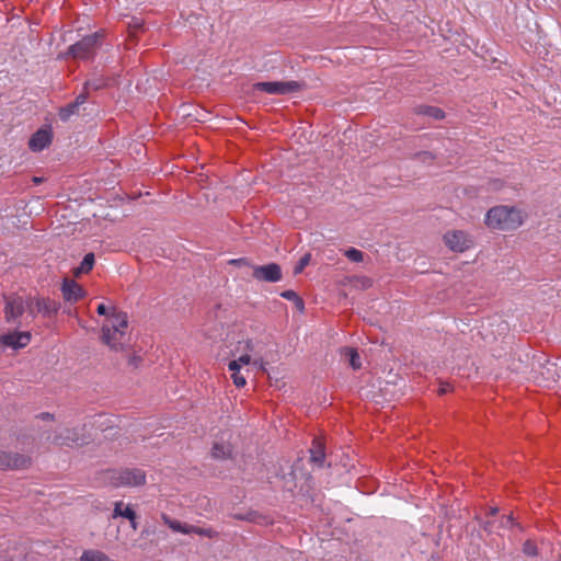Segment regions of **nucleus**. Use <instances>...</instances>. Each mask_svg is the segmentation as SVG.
I'll return each instance as SVG.
<instances>
[{
	"instance_id": "f257e3e1",
	"label": "nucleus",
	"mask_w": 561,
	"mask_h": 561,
	"mask_svg": "<svg viewBox=\"0 0 561 561\" xmlns=\"http://www.w3.org/2000/svg\"><path fill=\"white\" fill-rule=\"evenodd\" d=\"M485 225L491 229L515 230L524 222L523 211L515 206H494L485 215Z\"/></svg>"
},
{
	"instance_id": "f03ea898",
	"label": "nucleus",
	"mask_w": 561,
	"mask_h": 561,
	"mask_svg": "<svg viewBox=\"0 0 561 561\" xmlns=\"http://www.w3.org/2000/svg\"><path fill=\"white\" fill-rule=\"evenodd\" d=\"M127 327V314L125 312H113L102 325V342L113 351L123 350Z\"/></svg>"
},
{
	"instance_id": "7ed1b4c3",
	"label": "nucleus",
	"mask_w": 561,
	"mask_h": 561,
	"mask_svg": "<svg viewBox=\"0 0 561 561\" xmlns=\"http://www.w3.org/2000/svg\"><path fill=\"white\" fill-rule=\"evenodd\" d=\"M103 36L104 33L102 31H98L82 37L80 41L68 47L66 53L67 56L81 60L93 59L96 50L102 45Z\"/></svg>"
},
{
	"instance_id": "20e7f679",
	"label": "nucleus",
	"mask_w": 561,
	"mask_h": 561,
	"mask_svg": "<svg viewBox=\"0 0 561 561\" xmlns=\"http://www.w3.org/2000/svg\"><path fill=\"white\" fill-rule=\"evenodd\" d=\"M26 308L30 314L35 317L32 302H26L23 297L18 295L4 296V318L8 323L16 324Z\"/></svg>"
},
{
	"instance_id": "39448f33",
	"label": "nucleus",
	"mask_w": 561,
	"mask_h": 561,
	"mask_svg": "<svg viewBox=\"0 0 561 561\" xmlns=\"http://www.w3.org/2000/svg\"><path fill=\"white\" fill-rule=\"evenodd\" d=\"M114 486H139L146 482V473L141 469H122L110 472Z\"/></svg>"
},
{
	"instance_id": "423d86ee",
	"label": "nucleus",
	"mask_w": 561,
	"mask_h": 561,
	"mask_svg": "<svg viewBox=\"0 0 561 561\" xmlns=\"http://www.w3.org/2000/svg\"><path fill=\"white\" fill-rule=\"evenodd\" d=\"M304 84L298 81H264L256 82L254 89L267 94L286 95L300 91Z\"/></svg>"
},
{
	"instance_id": "0eeeda50",
	"label": "nucleus",
	"mask_w": 561,
	"mask_h": 561,
	"mask_svg": "<svg viewBox=\"0 0 561 561\" xmlns=\"http://www.w3.org/2000/svg\"><path fill=\"white\" fill-rule=\"evenodd\" d=\"M32 458L20 453L0 450V470H23L30 468Z\"/></svg>"
},
{
	"instance_id": "6e6552de",
	"label": "nucleus",
	"mask_w": 561,
	"mask_h": 561,
	"mask_svg": "<svg viewBox=\"0 0 561 561\" xmlns=\"http://www.w3.org/2000/svg\"><path fill=\"white\" fill-rule=\"evenodd\" d=\"M252 276L260 282L277 283L282 279L283 273L279 264L268 263L253 266Z\"/></svg>"
},
{
	"instance_id": "1a4fd4ad",
	"label": "nucleus",
	"mask_w": 561,
	"mask_h": 561,
	"mask_svg": "<svg viewBox=\"0 0 561 561\" xmlns=\"http://www.w3.org/2000/svg\"><path fill=\"white\" fill-rule=\"evenodd\" d=\"M83 428H65L60 433H57L54 437L53 443L57 446H79L87 443V438L81 432Z\"/></svg>"
},
{
	"instance_id": "9d476101",
	"label": "nucleus",
	"mask_w": 561,
	"mask_h": 561,
	"mask_svg": "<svg viewBox=\"0 0 561 561\" xmlns=\"http://www.w3.org/2000/svg\"><path fill=\"white\" fill-rule=\"evenodd\" d=\"M444 241L446 245L455 252H463L468 250L472 244V241L468 234L461 230L446 232L444 236Z\"/></svg>"
},
{
	"instance_id": "9b49d317",
	"label": "nucleus",
	"mask_w": 561,
	"mask_h": 561,
	"mask_svg": "<svg viewBox=\"0 0 561 561\" xmlns=\"http://www.w3.org/2000/svg\"><path fill=\"white\" fill-rule=\"evenodd\" d=\"M30 341L31 334L28 332H12L0 336V343L13 350L25 347Z\"/></svg>"
},
{
	"instance_id": "f8f14e48",
	"label": "nucleus",
	"mask_w": 561,
	"mask_h": 561,
	"mask_svg": "<svg viewBox=\"0 0 561 561\" xmlns=\"http://www.w3.org/2000/svg\"><path fill=\"white\" fill-rule=\"evenodd\" d=\"M51 131L49 129L39 128L31 136L28 140V148L34 152H38L47 148L51 144Z\"/></svg>"
},
{
	"instance_id": "ddd939ff",
	"label": "nucleus",
	"mask_w": 561,
	"mask_h": 561,
	"mask_svg": "<svg viewBox=\"0 0 561 561\" xmlns=\"http://www.w3.org/2000/svg\"><path fill=\"white\" fill-rule=\"evenodd\" d=\"M62 297L68 302H77L83 298V288L73 279L65 278L61 285Z\"/></svg>"
},
{
	"instance_id": "4468645a",
	"label": "nucleus",
	"mask_w": 561,
	"mask_h": 561,
	"mask_svg": "<svg viewBox=\"0 0 561 561\" xmlns=\"http://www.w3.org/2000/svg\"><path fill=\"white\" fill-rule=\"evenodd\" d=\"M34 304L36 312L41 313L45 318L56 316L60 309V304L50 298H36Z\"/></svg>"
},
{
	"instance_id": "2eb2a0df",
	"label": "nucleus",
	"mask_w": 561,
	"mask_h": 561,
	"mask_svg": "<svg viewBox=\"0 0 561 561\" xmlns=\"http://www.w3.org/2000/svg\"><path fill=\"white\" fill-rule=\"evenodd\" d=\"M233 454L232 445L224 438L216 439L213 444L210 455L216 460L231 459Z\"/></svg>"
},
{
	"instance_id": "dca6fc26",
	"label": "nucleus",
	"mask_w": 561,
	"mask_h": 561,
	"mask_svg": "<svg viewBox=\"0 0 561 561\" xmlns=\"http://www.w3.org/2000/svg\"><path fill=\"white\" fill-rule=\"evenodd\" d=\"M324 446L319 439L314 438L312 440V447L310 448V460L313 465L322 467L324 463Z\"/></svg>"
},
{
	"instance_id": "f3484780",
	"label": "nucleus",
	"mask_w": 561,
	"mask_h": 561,
	"mask_svg": "<svg viewBox=\"0 0 561 561\" xmlns=\"http://www.w3.org/2000/svg\"><path fill=\"white\" fill-rule=\"evenodd\" d=\"M161 519H162L163 524L167 525L169 528H171L173 531L190 535V529H191L190 524H184L178 519H173L164 513L161 515Z\"/></svg>"
},
{
	"instance_id": "a211bd4d",
	"label": "nucleus",
	"mask_w": 561,
	"mask_h": 561,
	"mask_svg": "<svg viewBox=\"0 0 561 561\" xmlns=\"http://www.w3.org/2000/svg\"><path fill=\"white\" fill-rule=\"evenodd\" d=\"M415 113L423 116H428L435 121L443 119L445 113L442 108L430 105H420L415 108Z\"/></svg>"
},
{
	"instance_id": "6ab92c4d",
	"label": "nucleus",
	"mask_w": 561,
	"mask_h": 561,
	"mask_svg": "<svg viewBox=\"0 0 561 561\" xmlns=\"http://www.w3.org/2000/svg\"><path fill=\"white\" fill-rule=\"evenodd\" d=\"M110 84V78L104 77L103 75H94L92 79L84 82V89L101 90L108 87Z\"/></svg>"
},
{
	"instance_id": "aec40b11",
	"label": "nucleus",
	"mask_w": 561,
	"mask_h": 561,
	"mask_svg": "<svg viewBox=\"0 0 561 561\" xmlns=\"http://www.w3.org/2000/svg\"><path fill=\"white\" fill-rule=\"evenodd\" d=\"M229 370L232 373L231 378L236 387L241 388L244 387L247 383L245 378L240 374V365L236 360H231L228 364Z\"/></svg>"
},
{
	"instance_id": "412c9836",
	"label": "nucleus",
	"mask_w": 561,
	"mask_h": 561,
	"mask_svg": "<svg viewBox=\"0 0 561 561\" xmlns=\"http://www.w3.org/2000/svg\"><path fill=\"white\" fill-rule=\"evenodd\" d=\"M80 561H113L107 554L100 550H84Z\"/></svg>"
},
{
	"instance_id": "4be33fe9",
	"label": "nucleus",
	"mask_w": 561,
	"mask_h": 561,
	"mask_svg": "<svg viewBox=\"0 0 561 561\" xmlns=\"http://www.w3.org/2000/svg\"><path fill=\"white\" fill-rule=\"evenodd\" d=\"M133 513H135V511L131 508L130 505L125 506L122 501H118V502H115L112 517L113 518L124 517L127 519V518L133 517Z\"/></svg>"
},
{
	"instance_id": "5701e85b",
	"label": "nucleus",
	"mask_w": 561,
	"mask_h": 561,
	"mask_svg": "<svg viewBox=\"0 0 561 561\" xmlns=\"http://www.w3.org/2000/svg\"><path fill=\"white\" fill-rule=\"evenodd\" d=\"M94 262H95L94 254L92 252L87 253L84 255L80 266L75 271V274L79 275V274L89 273L93 268Z\"/></svg>"
},
{
	"instance_id": "b1692460",
	"label": "nucleus",
	"mask_w": 561,
	"mask_h": 561,
	"mask_svg": "<svg viewBox=\"0 0 561 561\" xmlns=\"http://www.w3.org/2000/svg\"><path fill=\"white\" fill-rule=\"evenodd\" d=\"M79 107L73 102L67 104L66 106L59 110V118L62 122H67L72 115L78 114Z\"/></svg>"
},
{
	"instance_id": "393cba45",
	"label": "nucleus",
	"mask_w": 561,
	"mask_h": 561,
	"mask_svg": "<svg viewBox=\"0 0 561 561\" xmlns=\"http://www.w3.org/2000/svg\"><path fill=\"white\" fill-rule=\"evenodd\" d=\"M345 355L348 357L350 365L354 370H357L362 367L360 356L355 348L346 347Z\"/></svg>"
},
{
	"instance_id": "a878e982",
	"label": "nucleus",
	"mask_w": 561,
	"mask_h": 561,
	"mask_svg": "<svg viewBox=\"0 0 561 561\" xmlns=\"http://www.w3.org/2000/svg\"><path fill=\"white\" fill-rule=\"evenodd\" d=\"M190 534H196V535H199V536H203L206 538H210V539L217 538L219 535L218 531H216L215 529H213L210 527L204 528V527H198L195 525H191Z\"/></svg>"
},
{
	"instance_id": "bb28decb",
	"label": "nucleus",
	"mask_w": 561,
	"mask_h": 561,
	"mask_svg": "<svg viewBox=\"0 0 561 561\" xmlns=\"http://www.w3.org/2000/svg\"><path fill=\"white\" fill-rule=\"evenodd\" d=\"M233 518L238 519V520H247V522L260 524L261 519H263V516L259 512L250 511L245 514H241V513L233 514Z\"/></svg>"
},
{
	"instance_id": "cd10ccee",
	"label": "nucleus",
	"mask_w": 561,
	"mask_h": 561,
	"mask_svg": "<svg viewBox=\"0 0 561 561\" xmlns=\"http://www.w3.org/2000/svg\"><path fill=\"white\" fill-rule=\"evenodd\" d=\"M280 296L287 300H293L296 302V306L300 309L304 308V301L302 299L297 295L295 290H285L280 294Z\"/></svg>"
},
{
	"instance_id": "c85d7f7f",
	"label": "nucleus",
	"mask_w": 561,
	"mask_h": 561,
	"mask_svg": "<svg viewBox=\"0 0 561 561\" xmlns=\"http://www.w3.org/2000/svg\"><path fill=\"white\" fill-rule=\"evenodd\" d=\"M344 254L352 262H362L364 259V253L355 248L347 249Z\"/></svg>"
},
{
	"instance_id": "c756f323",
	"label": "nucleus",
	"mask_w": 561,
	"mask_h": 561,
	"mask_svg": "<svg viewBox=\"0 0 561 561\" xmlns=\"http://www.w3.org/2000/svg\"><path fill=\"white\" fill-rule=\"evenodd\" d=\"M523 552L528 557H536L538 554V548L531 540H526L523 545Z\"/></svg>"
},
{
	"instance_id": "7c9ffc66",
	"label": "nucleus",
	"mask_w": 561,
	"mask_h": 561,
	"mask_svg": "<svg viewBox=\"0 0 561 561\" xmlns=\"http://www.w3.org/2000/svg\"><path fill=\"white\" fill-rule=\"evenodd\" d=\"M414 158L416 160H420V161L424 162V163H431L435 159L434 154L432 152H430V151L417 152V153L414 154Z\"/></svg>"
},
{
	"instance_id": "2f4dec72",
	"label": "nucleus",
	"mask_w": 561,
	"mask_h": 561,
	"mask_svg": "<svg viewBox=\"0 0 561 561\" xmlns=\"http://www.w3.org/2000/svg\"><path fill=\"white\" fill-rule=\"evenodd\" d=\"M309 260H310V255L309 254L302 256L299 260V262L297 263V265L295 266L294 273L295 274L301 273L304 271V268L307 266V264L309 263Z\"/></svg>"
},
{
	"instance_id": "473e14b6",
	"label": "nucleus",
	"mask_w": 561,
	"mask_h": 561,
	"mask_svg": "<svg viewBox=\"0 0 561 561\" xmlns=\"http://www.w3.org/2000/svg\"><path fill=\"white\" fill-rule=\"evenodd\" d=\"M88 96H89V90H85L83 88V91L77 95L73 103L77 104L78 107H80L83 103H85V101L88 100Z\"/></svg>"
},
{
	"instance_id": "72a5a7b5",
	"label": "nucleus",
	"mask_w": 561,
	"mask_h": 561,
	"mask_svg": "<svg viewBox=\"0 0 561 561\" xmlns=\"http://www.w3.org/2000/svg\"><path fill=\"white\" fill-rule=\"evenodd\" d=\"M504 186V182L501 179H493L489 182V190L500 191Z\"/></svg>"
},
{
	"instance_id": "f704fd0d",
	"label": "nucleus",
	"mask_w": 561,
	"mask_h": 561,
	"mask_svg": "<svg viewBox=\"0 0 561 561\" xmlns=\"http://www.w3.org/2000/svg\"><path fill=\"white\" fill-rule=\"evenodd\" d=\"M234 360L238 362L240 366L242 364L243 365H248L250 363V360H251V357H250V355L244 354V355H241L238 359H234Z\"/></svg>"
},
{
	"instance_id": "c9c22d12",
	"label": "nucleus",
	"mask_w": 561,
	"mask_h": 561,
	"mask_svg": "<svg viewBox=\"0 0 561 561\" xmlns=\"http://www.w3.org/2000/svg\"><path fill=\"white\" fill-rule=\"evenodd\" d=\"M38 419L43 420V421H51L54 420V415L48 413V412H42L37 415Z\"/></svg>"
},
{
	"instance_id": "e433bc0d",
	"label": "nucleus",
	"mask_w": 561,
	"mask_h": 561,
	"mask_svg": "<svg viewBox=\"0 0 561 561\" xmlns=\"http://www.w3.org/2000/svg\"><path fill=\"white\" fill-rule=\"evenodd\" d=\"M127 519H128V520H129V523H130V527H131L134 530H136V529L138 528V523H137V520H136V519H137L136 512H135V513H133V517L127 518Z\"/></svg>"
},
{
	"instance_id": "4c0bfd02",
	"label": "nucleus",
	"mask_w": 561,
	"mask_h": 561,
	"mask_svg": "<svg viewBox=\"0 0 561 561\" xmlns=\"http://www.w3.org/2000/svg\"><path fill=\"white\" fill-rule=\"evenodd\" d=\"M96 312H98L100 316H106V314H107V308L105 307V305H104V304H100V305L98 306Z\"/></svg>"
},
{
	"instance_id": "58836bf2",
	"label": "nucleus",
	"mask_w": 561,
	"mask_h": 561,
	"mask_svg": "<svg viewBox=\"0 0 561 561\" xmlns=\"http://www.w3.org/2000/svg\"><path fill=\"white\" fill-rule=\"evenodd\" d=\"M513 524H514L513 516L512 515L506 516L503 522V526L511 527Z\"/></svg>"
},
{
	"instance_id": "ea45409f",
	"label": "nucleus",
	"mask_w": 561,
	"mask_h": 561,
	"mask_svg": "<svg viewBox=\"0 0 561 561\" xmlns=\"http://www.w3.org/2000/svg\"><path fill=\"white\" fill-rule=\"evenodd\" d=\"M253 364L259 366L260 368H264L265 363H264L263 358H259V359H254Z\"/></svg>"
},
{
	"instance_id": "a19ab883",
	"label": "nucleus",
	"mask_w": 561,
	"mask_h": 561,
	"mask_svg": "<svg viewBox=\"0 0 561 561\" xmlns=\"http://www.w3.org/2000/svg\"><path fill=\"white\" fill-rule=\"evenodd\" d=\"M448 387H449L448 385H442L438 390L439 394L446 393L448 391Z\"/></svg>"
},
{
	"instance_id": "79ce46f5",
	"label": "nucleus",
	"mask_w": 561,
	"mask_h": 561,
	"mask_svg": "<svg viewBox=\"0 0 561 561\" xmlns=\"http://www.w3.org/2000/svg\"><path fill=\"white\" fill-rule=\"evenodd\" d=\"M137 360H138V357H136V356H131V357L129 358V364H130V365L136 366V365H137Z\"/></svg>"
},
{
	"instance_id": "37998d69",
	"label": "nucleus",
	"mask_w": 561,
	"mask_h": 561,
	"mask_svg": "<svg viewBox=\"0 0 561 561\" xmlns=\"http://www.w3.org/2000/svg\"><path fill=\"white\" fill-rule=\"evenodd\" d=\"M34 183L38 184V183H42L43 182V179L42 178H34L33 179Z\"/></svg>"
},
{
	"instance_id": "c03bdc74",
	"label": "nucleus",
	"mask_w": 561,
	"mask_h": 561,
	"mask_svg": "<svg viewBox=\"0 0 561 561\" xmlns=\"http://www.w3.org/2000/svg\"><path fill=\"white\" fill-rule=\"evenodd\" d=\"M231 262L234 263V264H240L241 262H244V260L243 259H238V260H232Z\"/></svg>"
},
{
	"instance_id": "a18cd8bd",
	"label": "nucleus",
	"mask_w": 561,
	"mask_h": 561,
	"mask_svg": "<svg viewBox=\"0 0 561 561\" xmlns=\"http://www.w3.org/2000/svg\"><path fill=\"white\" fill-rule=\"evenodd\" d=\"M496 513H497V508H496V507H492V508L490 510V514H491V515H495Z\"/></svg>"
},
{
	"instance_id": "49530a36",
	"label": "nucleus",
	"mask_w": 561,
	"mask_h": 561,
	"mask_svg": "<svg viewBox=\"0 0 561 561\" xmlns=\"http://www.w3.org/2000/svg\"><path fill=\"white\" fill-rule=\"evenodd\" d=\"M247 348L251 352H253V347H252V343L251 342H248L247 343Z\"/></svg>"
},
{
	"instance_id": "de8ad7c7",
	"label": "nucleus",
	"mask_w": 561,
	"mask_h": 561,
	"mask_svg": "<svg viewBox=\"0 0 561 561\" xmlns=\"http://www.w3.org/2000/svg\"><path fill=\"white\" fill-rule=\"evenodd\" d=\"M489 525L490 523H486L485 526H484V529L488 530L489 529Z\"/></svg>"
}]
</instances>
